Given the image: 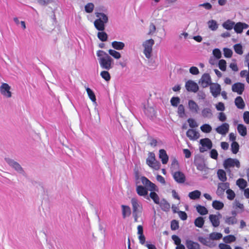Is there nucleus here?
<instances>
[{
	"instance_id": "nucleus-60",
	"label": "nucleus",
	"mask_w": 249,
	"mask_h": 249,
	"mask_svg": "<svg viewBox=\"0 0 249 249\" xmlns=\"http://www.w3.org/2000/svg\"><path fill=\"white\" fill-rule=\"evenodd\" d=\"M187 121L189 123V126L191 128L196 127L198 126L197 123L193 119L189 118L188 119Z\"/></svg>"
},
{
	"instance_id": "nucleus-37",
	"label": "nucleus",
	"mask_w": 249,
	"mask_h": 249,
	"mask_svg": "<svg viewBox=\"0 0 249 249\" xmlns=\"http://www.w3.org/2000/svg\"><path fill=\"white\" fill-rule=\"evenodd\" d=\"M233 49L236 53L239 55H242L243 53V47L241 44H235L233 46Z\"/></svg>"
},
{
	"instance_id": "nucleus-1",
	"label": "nucleus",
	"mask_w": 249,
	"mask_h": 249,
	"mask_svg": "<svg viewBox=\"0 0 249 249\" xmlns=\"http://www.w3.org/2000/svg\"><path fill=\"white\" fill-rule=\"evenodd\" d=\"M95 15L98 18L94 21V25L97 30L103 31L105 29V24L108 22V17L104 13L97 12Z\"/></svg>"
},
{
	"instance_id": "nucleus-58",
	"label": "nucleus",
	"mask_w": 249,
	"mask_h": 249,
	"mask_svg": "<svg viewBox=\"0 0 249 249\" xmlns=\"http://www.w3.org/2000/svg\"><path fill=\"white\" fill-rule=\"evenodd\" d=\"M146 188L147 190H149V191H151V192L154 191H158V190L156 185L152 182H150V183H149V185H148Z\"/></svg>"
},
{
	"instance_id": "nucleus-47",
	"label": "nucleus",
	"mask_w": 249,
	"mask_h": 249,
	"mask_svg": "<svg viewBox=\"0 0 249 249\" xmlns=\"http://www.w3.org/2000/svg\"><path fill=\"white\" fill-rule=\"evenodd\" d=\"M109 54L116 59H119L121 57L120 53L114 50L110 49L108 51Z\"/></svg>"
},
{
	"instance_id": "nucleus-51",
	"label": "nucleus",
	"mask_w": 249,
	"mask_h": 249,
	"mask_svg": "<svg viewBox=\"0 0 249 249\" xmlns=\"http://www.w3.org/2000/svg\"><path fill=\"white\" fill-rule=\"evenodd\" d=\"M144 112L147 116L151 117L155 114V111L152 107H148L147 108H144Z\"/></svg>"
},
{
	"instance_id": "nucleus-34",
	"label": "nucleus",
	"mask_w": 249,
	"mask_h": 249,
	"mask_svg": "<svg viewBox=\"0 0 249 249\" xmlns=\"http://www.w3.org/2000/svg\"><path fill=\"white\" fill-rule=\"evenodd\" d=\"M209 28L212 31H215L217 29L218 25L217 22L213 19L210 20L208 22Z\"/></svg>"
},
{
	"instance_id": "nucleus-39",
	"label": "nucleus",
	"mask_w": 249,
	"mask_h": 249,
	"mask_svg": "<svg viewBox=\"0 0 249 249\" xmlns=\"http://www.w3.org/2000/svg\"><path fill=\"white\" fill-rule=\"evenodd\" d=\"M98 38L102 41H106L107 39V34L103 31L99 32L97 34Z\"/></svg>"
},
{
	"instance_id": "nucleus-52",
	"label": "nucleus",
	"mask_w": 249,
	"mask_h": 249,
	"mask_svg": "<svg viewBox=\"0 0 249 249\" xmlns=\"http://www.w3.org/2000/svg\"><path fill=\"white\" fill-rule=\"evenodd\" d=\"M224 55L225 57L230 58L232 56V51L231 49L225 48L223 49Z\"/></svg>"
},
{
	"instance_id": "nucleus-26",
	"label": "nucleus",
	"mask_w": 249,
	"mask_h": 249,
	"mask_svg": "<svg viewBox=\"0 0 249 249\" xmlns=\"http://www.w3.org/2000/svg\"><path fill=\"white\" fill-rule=\"evenodd\" d=\"M112 47L115 50H123L125 44L124 42L121 41H114L111 43Z\"/></svg>"
},
{
	"instance_id": "nucleus-5",
	"label": "nucleus",
	"mask_w": 249,
	"mask_h": 249,
	"mask_svg": "<svg viewBox=\"0 0 249 249\" xmlns=\"http://www.w3.org/2000/svg\"><path fill=\"white\" fill-rule=\"evenodd\" d=\"M223 166L225 169L236 167L238 168L240 167L239 160L237 159L228 158L223 162Z\"/></svg>"
},
{
	"instance_id": "nucleus-45",
	"label": "nucleus",
	"mask_w": 249,
	"mask_h": 249,
	"mask_svg": "<svg viewBox=\"0 0 249 249\" xmlns=\"http://www.w3.org/2000/svg\"><path fill=\"white\" fill-rule=\"evenodd\" d=\"M239 145L236 142H233L231 144V150L233 154H236L239 151Z\"/></svg>"
},
{
	"instance_id": "nucleus-43",
	"label": "nucleus",
	"mask_w": 249,
	"mask_h": 249,
	"mask_svg": "<svg viewBox=\"0 0 249 249\" xmlns=\"http://www.w3.org/2000/svg\"><path fill=\"white\" fill-rule=\"evenodd\" d=\"M178 113L180 118H183L185 116V108L183 105H179L178 108Z\"/></svg>"
},
{
	"instance_id": "nucleus-62",
	"label": "nucleus",
	"mask_w": 249,
	"mask_h": 249,
	"mask_svg": "<svg viewBox=\"0 0 249 249\" xmlns=\"http://www.w3.org/2000/svg\"><path fill=\"white\" fill-rule=\"evenodd\" d=\"M97 56L99 57V58H101V57H106L107 56H109V55L104 51L98 50L97 52Z\"/></svg>"
},
{
	"instance_id": "nucleus-44",
	"label": "nucleus",
	"mask_w": 249,
	"mask_h": 249,
	"mask_svg": "<svg viewBox=\"0 0 249 249\" xmlns=\"http://www.w3.org/2000/svg\"><path fill=\"white\" fill-rule=\"evenodd\" d=\"M200 129L201 131L204 133H210L212 130L211 126L207 124H205L201 126Z\"/></svg>"
},
{
	"instance_id": "nucleus-22",
	"label": "nucleus",
	"mask_w": 249,
	"mask_h": 249,
	"mask_svg": "<svg viewBox=\"0 0 249 249\" xmlns=\"http://www.w3.org/2000/svg\"><path fill=\"white\" fill-rule=\"evenodd\" d=\"M209 219L212 223V225L214 227H217L219 225V219L215 214H210Z\"/></svg>"
},
{
	"instance_id": "nucleus-3",
	"label": "nucleus",
	"mask_w": 249,
	"mask_h": 249,
	"mask_svg": "<svg viewBox=\"0 0 249 249\" xmlns=\"http://www.w3.org/2000/svg\"><path fill=\"white\" fill-rule=\"evenodd\" d=\"M146 164L150 167L158 170L160 169V164L156 160L155 155L153 152H149L146 160Z\"/></svg>"
},
{
	"instance_id": "nucleus-56",
	"label": "nucleus",
	"mask_w": 249,
	"mask_h": 249,
	"mask_svg": "<svg viewBox=\"0 0 249 249\" xmlns=\"http://www.w3.org/2000/svg\"><path fill=\"white\" fill-rule=\"evenodd\" d=\"M226 193L228 195L227 198L229 200H233L234 199V198L235 197V194L234 192L232 190L230 189H228L226 191Z\"/></svg>"
},
{
	"instance_id": "nucleus-18",
	"label": "nucleus",
	"mask_w": 249,
	"mask_h": 249,
	"mask_svg": "<svg viewBox=\"0 0 249 249\" xmlns=\"http://www.w3.org/2000/svg\"><path fill=\"white\" fill-rule=\"evenodd\" d=\"M185 245L188 249H200L199 244L192 240L187 239Z\"/></svg>"
},
{
	"instance_id": "nucleus-50",
	"label": "nucleus",
	"mask_w": 249,
	"mask_h": 249,
	"mask_svg": "<svg viewBox=\"0 0 249 249\" xmlns=\"http://www.w3.org/2000/svg\"><path fill=\"white\" fill-rule=\"evenodd\" d=\"M180 98L178 97H173L170 100L171 104L174 107H177L180 103Z\"/></svg>"
},
{
	"instance_id": "nucleus-15",
	"label": "nucleus",
	"mask_w": 249,
	"mask_h": 249,
	"mask_svg": "<svg viewBox=\"0 0 249 249\" xmlns=\"http://www.w3.org/2000/svg\"><path fill=\"white\" fill-rule=\"evenodd\" d=\"M244 89V84L240 82L235 83L232 86V91L237 92L239 95L242 94Z\"/></svg>"
},
{
	"instance_id": "nucleus-49",
	"label": "nucleus",
	"mask_w": 249,
	"mask_h": 249,
	"mask_svg": "<svg viewBox=\"0 0 249 249\" xmlns=\"http://www.w3.org/2000/svg\"><path fill=\"white\" fill-rule=\"evenodd\" d=\"M100 75L106 81H109L111 78L110 74L107 71H101Z\"/></svg>"
},
{
	"instance_id": "nucleus-2",
	"label": "nucleus",
	"mask_w": 249,
	"mask_h": 249,
	"mask_svg": "<svg viewBox=\"0 0 249 249\" xmlns=\"http://www.w3.org/2000/svg\"><path fill=\"white\" fill-rule=\"evenodd\" d=\"M100 67L107 71L112 69L114 66L113 59L109 55L98 58Z\"/></svg>"
},
{
	"instance_id": "nucleus-57",
	"label": "nucleus",
	"mask_w": 249,
	"mask_h": 249,
	"mask_svg": "<svg viewBox=\"0 0 249 249\" xmlns=\"http://www.w3.org/2000/svg\"><path fill=\"white\" fill-rule=\"evenodd\" d=\"M213 54L217 59L221 57V52L219 49H214L213 51Z\"/></svg>"
},
{
	"instance_id": "nucleus-24",
	"label": "nucleus",
	"mask_w": 249,
	"mask_h": 249,
	"mask_svg": "<svg viewBox=\"0 0 249 249\" xmlns=\"http://www.w3.org/2000/svg\"><path fill=\"white\" fill-rule=\"evenodd\" d=\"M159 205L163 211L168 212L170 210V205L165 199H162Z\"/></svg>"
},
{
	"instance_id": "nucleus-25",
	"label": "nucleus",
	"mask_w": 249,
	"mask_h": 249,
	"mask_svg": "<svg viewBox=\"0 0 249 249\" xmlns=\"http://www.w3.org/2000/svg\"><path fill=\"white\" fill-rule=\"evenodd\" d=\"M234 23L235 22L234 21H231L230 19H228L223 23L222 25L224 29L227 30H231L232 28H234Z\"/></svg>"
},
{
	"instance_id": "nucleus-55",
	"label": "nucleus",
	"mask_w": 249,
	"mask_h": 249,
	"mask_svg": "<svg viewBox=\"0 0 249 249\" xmlns=\"http://www.w3.org/2000/svg\"><path fill=\"white\" fill-rule=\"evenodd\" d=\"M179 228L178 222L176 220H173L171 222V229L173 231H175Z\"/></svg>"
},
{
	"instance_id": "nucleus-41",
	"label": "nucleus",
	"mask_w": 249,
	"mask_h": 249,
	"mask_svg": "<svg viewBox=\"0 0 249 249\" xmlns=\"http://www.w3.org/2000/svg\"><path fill=\"white\" fill-rule=\"evenodd\" d=\"M235 240L236 237L233 235H229L223 238L224 242L227 244L234 242Z\"/></svg>"
},
{
	"instance_id": "nucleus-20",
	"label": "nucleus",
	"mask_w": 249,
	"mask_h": 249,
	"mask_svg": "<svg viewBox=\"0 0 249 249\" xmlns=\"http://www.w3.org/2000/svg\"><path fill=\"white\" fill-rule=\"evenodd\" d=\"M186 135L190 140H196L199 136V133L193 129H189L186 132Z\"/></svg>"
},
{
	"instance_id": "nucleus-54",
	"label": "nucleus",
	"mask_w": 249,
	"mask_h": 249,
	"mask_svg": "<svg viewBox=\"0 0 249 249\" xmlns=\"http://www.w3.org/2000/svg\"><path fill=\"white\" fill-rule=\"evenodd\" d=\"M219 68L222 71L226 70V61L224 59L220 60L218 63Z\"/></svg>"
},
{
	"instance_id": "nucleus-46",
	"label": "nucleus",
	"mask_w": 249,
	"mask_h": 249,
	"mask_svg": "<svg viewBox=\"0 0 249 249\" xmlns=\"http://www.w3.org/2000/svg\"><path fill=\"white\" fill-rule=\"evenodd\" d=\"M237 222V219L234 216L226 217L225 223L229 225H233Z\"/></svg>"
},
{
	"instance_id": "nucleus-40",
	"label": "nucleus",
	"mask_w": 249,
	"mask_h": 249,
	"mask_svg": "<svg viewBox=\"0 0 249 249\" xmlns=\"http://www.w3.org/2000/svg\"><path fill=\"white\" fill-rule=\"evenodd\" d=\"M149 196L153 200L155 203L157 204H160V198L158 195L154 192H152L149 194Z\"/></svg>"
},
{
	"instance_id": "nucleus-17",
	"label": "nucleus",
	"mask_w": 249,
	"mask_h": 249,
	"mask_svg": "<svg viewBox=\"0 0 249 249\" xmlns=\"http://www.w3.org/2000/svg\"><path fill=\"white\" fill-rule=\"evenodd\" d=\"M188 108L190 111L194 113H197L199 109L198 105L192 100L188 101Z\"/></svg>"
},
{
	"instance_id": "nucleus-28",
	"label": "nucleus",
	"mask_w": 249,
	"mask_h": 249,
	"mask_svg": "<svg viewBox=\"0 0 249 249\" xmlns=\"http://www.w3.org/2000/svg\"><path fill=\"white\" fill-rule=\"evenodd\" d=\"M235 104L237 108L243 109L245 107V103L241 96L237 97L235 99Z\"/></svg>"
},
{
	"instance_id": "nucleus-19",
	"label": "nucleus",
	"mask_w": 249,
	"mask_h": 249,
	"mask_svg": "<svg viewBox=\"0 0 249 249\" xmlns=\"http://www.w3.org/2000/svg\"><path fill=\"white\" fill-rule=\"evenodd\" d=\"M201 115L204 118L211 119L213 117L212 109L209 107L204 108L202 110Z\"/></svg>"
},
{
	"instance_id": "nucleus-36",
	"label": "nucleus",
	"mask_w": 249,
	"mask_h": 249,
	"mask_svg": "<svg viewBox=\"0 0 249 249\" xmlns=\"http://www.w3.org/2000/svg\"><path fill=\"white\" fill-rule=\"evenodd\" d=\"M197 212L201 215H205L208 213V210L204 207L198 205L196 207Z\"/></svg>"
},
{
	"instance_id": "nucleus-16",
	"label": "nucleus",
	"mask_w": 249,
	"mask_h": 249,
	"mask_svg": "<svg viewBox=\"0 0 249 249\" xmlns=\"http://www.w3.org/2000/svg\"><path fill=\"white\" fill-rule=\"evenodd\" d=\"M215 130L218 133L225 135L229 130V125L228 123H224L216 128Z\"/></svg>"
},
{
	"instance_id": "nucleus-11",
	"label": "nucleus",
	"mask_w": 249,
	"mask_h": 249,
	"mask_svg": "<svg viewBox=\"0 0 249 249\" xmlns=\"http://www.w3.org/2000/svg\"><path fill=\"white\" fill-rule=\"evenodd\" d=\"M185 87L188 91L196 92L199 89L197 84L192 80H188L185 84Z\"/></svg>"
},
{
	"instance_id": "nucleus-38",
	"label": "nucleus",
	"mask_w": 249,
	"mask_h": 249,
	"mask_svg": "<svg viewBox=\"0 0 249 249\" xmlns=\"http://www.w3.org/2000/svg\"><path fill=\"white\" fill-rule=\"evenodd\" d=\"M86 89L90 99L93 102L96 103V97L93 91L89 88H87Z\"/></svg>"
},
{
	"instance_id": "nucleus-29",
	"label": "nucleus",
	"mask_w": 249,
	"mask_h": 249,
	"mask_svg": "<svg viewBox=\"0 0 249 249\" xmlns=\"http://www.w3.org/2000/svg\"><path fill=\"white\" fill-rule=\"evenodd\" d=\"M237 131L242 136H245L247 134L246 127L242 124H239L237 125Z\"/></svg>"
},
{
	"instance_id": "nucleus-33",
	"label": "nucleus",
	"mask_w": 249,
	"mask_h": 249,
	"mask_svg": "<svg viewBox=\"0 0 249 249\" xmlns=\"http://www.w3.org/2000/svg\"><path fill=\"white\" fill-rule=\"evenodd\" d=\"M204 222V218L202 217L199 216L195 220L194 224L195 226L201 228L203 226Z\"/></svg>"
},
{
	"instance_id": "nucleus-14",
	"label": "nucleus",
	"mask_w": 249,
	"mask_h": 249,
	"mask_svg": "<svg viewBox=\"0 0 249 249\" xmlns=\"http://www.w3.org/2000/svg\"><path fill=\"white\" fill-rule=\"evenodd\" d=\"M131 202L132 206V213H141L142 209V206L139 203L138 200L135 198H132L131 200Z\"/></svg>"
},
{
	"instance_id": "nucleus-42",
	"label": "nucleus",
	"mask_w": 249,
	"mask_h": 249,
	"mask_svg": "<svg viewBox=\"0 0 249 249\" xmlns=\"http://www.w3.org/2000/svg\"><path fill=\"white\" fill-rule=\"evenodd\" d=\"M234 30L237 34H241L243 32V27L241 22L234 23Z\"/></svg>"
},
{
	"instance_id": "nucleus-32",
	"label": "nucleus",
	"mask_w": 249,
	"mask_h": 249,
	"mask_svg": "<svg viewBox=\"0 0 249 249\" xmlns=\"http://www.w3.org/2000/svg\"><path fill=\"white\" fill-rule=\"evenodd\" d=\"M201 192L198 190H195L189 193L188 196L191 199H197L200 197Z\"/></svg>"
},
{
	"instance_id": "nucleus-53",
	"label": "nucleus",
	"mask_w": 249,
	"mask_h": 249,
	"mask_svg": "<svg viewBox=\"0 0 249 249\" xmlns=\"http://www.w3.org/2000/svg\"><path fill=\"white\" fill-rule=\"evenodd\" d=\"M94 6L92 3H89L85 6V9L87 13H91L94 9Z\"/></svg>"
},
{
	"instance_id": "nucleus-21",
	"label": "nucleus",
	"mask_w": 249,
	"mask_h": 249,
	"mask_svg": "<svg viewBox=\"0 0 249 249\" xmlns=\"http://www.w3.org/2000/svg\"><path fill=\"white\" fill-rule=\"evenodd\" d=\"M159 158L161 159L162 164H166L168 161V156L164 149L159 150Z\"/></svg>"
},
{
	"instance_id": "nucleus-13",
	"label": "nucleus",
	"mask_w": 249,
	"mask_h": 249,
	"mask_svg": "<svg viewBox=\"0 0 249 249\" xmlns=\"http://www.w3.org/2000/svg\"><path fill=\"white\" fill-rule=\"evenodd\" d=\"M230 188V184L228 182H221L219 183L218 188L216 191V194L221 196L224 194V191L226 189H229Z\"/></svg>"
},
{
	"instance_id": "nucleus-12",
	"label": "nucleus",
	"mask_w": 249,
	"mask_h": 249,
	"mask_svg": "<svg viewBox=\"0 0 249 249\" xmlns=\"http://www.w3.org/2000/svg\"><path fill=\"white\" fill-rule=\"evenodd\" d=\"M173 178L178 183H183L186 180L185 175L180 171H177L173 174Z\"/></svg>"
},
{
	"instance_id": "nucleus-9",
	"label": "nucleus",
	"mask_w": 249,
	"mask_h": 249,
	"mask_svg": "<svg viewBox=\"0 0 249 249\" xmlns=\"http://www.w3.org/2000/svg\"><path fill=\"white\" fill-rule=\"evenodd\" d=\"M199 83L203 88H206L208 86H210L213 83H212L211 78L209 74H203L199 81Z\"/></svg>"
},
{
	"instance_id": "nucleus-31",
	"label": "nucleus",
	"mask_w": 249,
	"mask_h": 249,
	"mask_svg": "<svg viewBox=\"0 0 249 249\" xmlns=\"http://www.w3.org/2000/svg\"><path fill=\"white\" fill-rule=\"evenodd\" d=\"M236 185L240 189H245L247 186V181L243 178H239L236 180Z\"/></svg>"
},
{
	"instance_id": "nucleus-30",
	"label": "nucleus",
	"mask_w": 249,
	"mask_h": 249,
	"mask_svg": "<svg viewBox=\"0 0 249 249\" xmlns=\"http://www.w3.org/2000/svg\"><path fill=\"white\" fill-rule=\"evenodd\" d=\"M217 176L219 180L222 182L226 181L227 178L226 177V173L223 169H219L217 172Z\"/></svg>"
},
{
	"instance_id": "nucleus-10",
	"label": "nucleus",
	"mask_w": 249,
	"mask_h": 249,
	"mask_svg": "<svg viewBox=\"0 0 249 249\" xmlns=\"http://www.w3.org/2000/svg\"><path fill=\"white\" fill-rule=\"evenodd\" d=\"M210 89L213 96L216 98L221 93V86L218 83H212L210 86Z\"/></svg>"
},
{
	"instance_id": "nucleus-6",
	"label": "nucleus",
	"mask_w": 249,
	"mask_h": 249,
	"mask_svg": "<svg viewBox=\"0 0 249 249\" xmlns=\"http://www.w3.org/2000/svg\"><path fill=\"white\" fill-rule=\"evenodd\" d=\"M5 160L10 166L14 168L18 173L23 175L25 174L24 170L18 162L10 158H5Z\"/></svg>"
},
{
	"instance_id": "nucleus-4",
	"label": "nucleus",
	"mask_w": 249,
	"mask_h": 249,
	"mask_svg": "<svg viewBox=\"0 0 249 249\" xmlns=\"http://www.w3.org/2000/svg\"><path fill=\"white\" fill-rule=\"evenodd\" d=\"M155 43L153 39L146 40L142 43V46L144 47L143 53L147 58H150L151 57L152 52V47Z\"/></svg>"
},
{
	"instance_id": "nucleus-23",
	"label": "nucleus",
	"mask_w": 249,
	"mask_h": 249,
	"mask_svg": "<svg viewBox=\"0 0 249 249\" xmlns=\"http://www.w3.org/2000/svg\"><path fill=\"white\" fill-rule=\"evenodd\" d=\"M136 192L140 196H145L148 194V191L146 187H143L142 185L137 186Z\"/></svg>"
},
{
	"instance_id": "nucleus-48",
	"label": "nucleus",
	"mask_w": 249,
	"mask_h": 249,
	"mask_svg": "<svg viewBox=\"0 0 249 249\" xmlns=\"http://www.w3.org/2000/svg\"><path fill=\"white\" fill-rule=\"evenodd\" d=\"M209 237L212 240H218L222 237V235L220 233L213 232L210 234Z\"/></svg>"
},
{
	"instance_id": "nucleus-27",
	"label": "nucleus",
	"mask_w": 249,
	"mask_h": 249,
	"mask_svg": "<svg viewBox=\"0 0 249 249\" xmlns=\"http://www.w3.org/2000/svg\"><path fill=\"white\" fill-rule=\"evenodd\" d=\"M122 209L123 217L125 218L126 216H128L131 214V209L128 206L122 205L121 206Z\"/></svg>"
},
{
	"instance_id": "nucleus-63",
	"label": "nucleus",
	"mask_w": 249,
	"mask_h": 249,
	"mask_svg": "<svg viewBox=\"0 0 249 249\" xmlns=\"http://www.w3.org/2000/svg\"><path fill=\"white\" fill-rule=\"evenodd\" d=\"M156 28L155 25L153 23H151L149 26V31L148 35H153L156 31Z\"/></svg>"
},
{
	"instance_id": "nucleus-7",
	"label": "nucleus",
	"mask_w": 249,
	"mask_h": 249,
	"mask_svg": "<svg viewBox=\"0 0 249 249\" xmlns=\"http://www.w3.org/2000/svg\"><path fill=\"white\" fill-rule=\"evenodd\" d=\"M10 89L11 87L7 83H3L0 87V93L6 98H10L12 96Z\"/></svg>"
},
{
	"instance_id": "nucleus-8",
	"label": "nucleus",
	"mask_w": 249,
	"mask_h": 249,
	"mask_svg": "<svg viewBox=\"0 0 249 249\" xmlns=\"http://www.w3.org/2000/svg\"><path fill=\"white\" fill-rule=\"evenodd\" d=\"M200 143L202 146L199 148V151L201 153H203L207 150L205 147H206L208 149H211L213 146L212 141L209 138L201 139Z\"/></svg>"
},
{
	"instance_id": "nucleus-64",
	"label": "nucleus",
	"mask_w": 249,
	"mask_h": 249,
	"mask_svg": "<svg viewBox=\"0 0 249 249\" xmlns=\"http://www.w3.org/2000/svg\"><path fill=\"white\" fill-rule=\"evenodd\" d=\"M243 119L246 124H249V111H246L244 113Z\"/></svg>"
},
{
	"instance_id": "nucleus-59",
	"label": "nucleus",
	"mask_w": 249,
	"mask_h": 249,
	"mask_svg": "<svg viewBox=\"0 0 249 249\" xmlns=\"http://www.w3.org/2000/svg\"><path fill=\"white\" fill-rule=\"evenodd\" d=\"M201 159L199 158H195L194 162L195 165L197 166L198 169H200V167H203L201 164Z\"/></svg>"
},
{
	"instance_id": "nucleus-61",
	"label": "nucleus",
	"mask_w": 249,
	"mask_h": 249,
	"mask_svg": "<svg viewBox=\"0 0 249 249\" xmlns=\"http://www.w3.org/2000/svg\"><path fill=\"white\" fill-rule=\"evenodd\" d=\"M178 214L180 218L182 220H185L187 218V215L186 213L184 212L179 211L178 212Z\"/></svg>"
},
{
	"instance_id": "nucleus-35",
	"label": "nucleus",
	"mask_w": 249,
	"mask_h": 249,
	"mask_svg": "<svg viewBox=\"0 0 249 249\" xmlns=\"http://www.w3.org/2000/svg\"><path fill=\"white\" fill-rule=\"evenodd\" d=\"M212 206L214 209L217 210H220L224 207V204L221 201L214 200L213 202Z\"/></svg>"
}]
</instances>
